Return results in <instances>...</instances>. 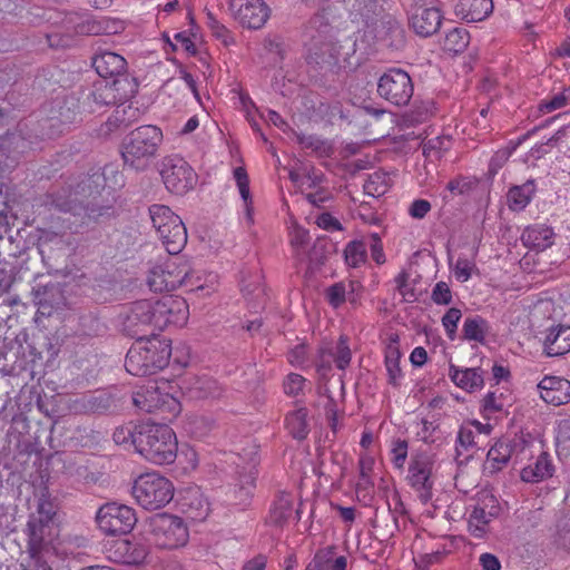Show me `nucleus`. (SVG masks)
I'll use <instances>...</instances> for the list:
<instances>
[{
    "instance_id": "1",
    "label": "nucleus",
    "mask_w": 570,
    "mask_h": 570,
    "mask_svg": "<svg viewBox=\"0 0 570 570\" xmlns=\"http://www.w3.org/2000/svg\"><path fill=\"white\" fill-rule=\"evenodd\" d=\"M188 305L183 297L165 295L158 299L135 302L122 320L124 331L135 337L125 360L127 372L135 376H148L165 368L170 358L168 340L155 335L169 325L181 326L188 318Z\"/></svg>"
},
{
    "instance_id": "2",
    "label": "nucleus",
    "mask_w": 570,
    "mask_h": 570,
    "mask_svg": "<svg viewBox=\"0 0 570 570\" xmlns=\"http://www.w3.org/2000/svg\"><path fill=\"white\" fill-rule=\"evenodd\" d=\"M351 360L352 350L348 345V338L346 336H341L334 348H321L318 358L316 361L317 372L321 375L317 390L320 396L325 399V414L333 431H336L337 428V409L335 397L331 391V386L334 385L338 387L340 391H343V383L340 379L335 380L334 382L325 381V375L326 372L331 370L332 361L336 364L337 368L344 370L346 366H348Z\"/></svg>"
},
{
    "instance_id": "3",
    "label": "nucleus",
    "mask_w": 570,
    "mask_h": 570,
    "mask_svg": "<svg viewBox=\"0 0 570 570\" xmlns=\"http://www.w3.org/2000/svg\"><path fill=\"white\" fill-rule=\"evenodd\" d=\"M137 438V452L146 460L160 465L175 461L177 440L168 425L142 422Z\"/></svg>"
},
{
    "instance_id": "4",
    "label": "nucleus",
    "mask_w": 570,
    "mask_h": 570,
    "mask_svg": "<svg viewBox=\"0 0 570 570\" xmlns=\"http://www.w3.org/2000/svg\"><path fill=\"white\" fill-rule=\"evenodd\" d=\"M163 141L161 130L151 125L140 126L132 130L124 140L121 156L125 165L137 169H145L156 157Z\"/></svg>"
},
{
    "instance_id": "5",
    "label": "nucleus",
    "mask_w": 570,
    "mask_h": 570,
    "mask_svg": "<svg viewBox=\"0 0 570 570\" xmlns=\"http://www.w3.org/2000/svg\"><path fill=\"white\" fill-rule=\"evenodd\" d=\"M90 188V179L82 180L77 185L75 189L71 187L62 188L58 190L53 196L55 206L61 212H69L76 216L95 220L98 217L108 213V206H101L98 204L97 197L94 196L91 199H87L91 196V193L87 195V190Z\"/></svg>"
},
{
    "instance_id": "6",
    "label": "nucleus",
    "mask_w": 570,
    "mask_h": 570,
    "mask_svg": "<svg viewBox=\"0 0 570 570\" xmlns=\"http://www.w3.org/2000/svg\"><path fill=\"white\" fill-rule=\"evenodd\" d=\"M131 492L141 508L158 510L171 501L174 487L167 478L156 472H149L135 480Z\"/></svg>"
},
{
    "instance_id": "7",
    "label": "nucleus",
    "mask_w": 570,
    "mask_h": 570,
    "mask_svg": "<svg viewBox=\"0 0 570 570\" xmlns=\"http://www.w3.org/2000/svg\"><path fill=\"white\" fill-rule=\"evenodd\" d=\"M194 272L188 262L181 257L168 259L163 266L151 269L147 283L151 291H174L178 287H190L195 285Z\"/></svg>"
},
{
    "instance_id": "8",
    "label": "nucleus",
    "mask_w": 570,
    "mask_h": 570,
    "mask_svg": "<svg viewBox=\"0 0 570 570\" xmlns=\"http://www.w3.org/2000/svg\"><path fill=\"white\" fill-rule=\"evenodd\" d=\"M150 532L155 544L163 549L184 547L189 532L184 521L171 514H157L150 521Z\"/></svg>"
},
{
    "instance_id": "9",
    "label": "nucleus",
    "mask_w": 570,
    "mask_h": 570,
    "mask_svg": "<svg viewBox=\"0 0 570 570\" xmlns=\"http://www.w3.org/2000/svg\"><path fill=\"white\" fill-rule=\"evenodd\" d=\"M414 91L410 75L400 68H390L377 81V94L395 106H406Z\"/></svg>"
},
{
    "instance_id": "10",
    "label": "nucleus",
    "mask_w": 570,
    "mask_h": 570,
    "mask_svg": "<svg viewBox=\"0 0 570 570\" xmlns=\"http://www.w3.org/2000/svg\"><path fill=\"white\" fill-rule=\"evenodd\" d=\"M99 529L108 535L129 533L137 522L132 508L110 502L104 504L96 514Z\"/></svg>"
},
{
    "instance_id": "11",
    "label": "nucleus",
    "mask_w": 570,
    "mask_h": 570,
    "mask_svg": "<svg viewBox=\"0 0 570 570\" xmlns=\"http://www.w3.org/2000/svg\"><path fill=\"white\" fill-rule=\"evenodd\" d=\"M160 175L166 188L175 194H185L194 187L196 180L193 168L179 156L165 157Z\"/></svg>"
},
{
    "instance_id": "12",
    "label": "nucleus",
    "mask_w": 570,
    "mask_h": 570,
    "mask_svg": "<svg viewBox=\"0 0 570 570\" xmlns=\"http://www.w3.org/2000/svg\"><path fill=\"white\" fill-rule=\"evenodd\" d=\"M382 7L379 0H358V35L363 43V49L368 52L380 38L383 31Z\"/></svg>"
},
{
    "instance_id": "13",
    "label": "nucleus",
    "mask_w": 570,
    "mask_h": 570,
    "mask_svg": "<svg viewBox=\"0 0 570 570\" xmlns=\"http://www.w3.org/2000/svg\"><path fill=\"white\" fill-rule=\"evenodd\" d=\"M229 10L242 27L254 30L264 27L271 16L264 0H230Z\"/></svg>"
},
{
    "instance_id": "14",
    "label": "nucleus",
    "mask_w": 570,
    "mask_h": 570,
    "mask_svg": "<svg viewBox=\"0 0 570 570\" xmlns=\"http://www.w3.org/2000/svg\"><path fill=\"white\" fill-rule=\"evenodd\" d=\"M432 466L433 463L426 454L412 456L409 465V483L417 492V497L423 504L432 499Z\"/></svg>"
},
{
    "instance_id": "15",
    "label": "nucleus",
    "mask_w": 570,
    "mask_h": 570,
    "mask_svg": "<svg viewBox=\"0 0 570 570\" xmlns=\"http://www.w3.org/2000/svg\"><path fill=\"white\" fill-rule=\"evenodd\" d=\"M132 402L142 412L151 413L168 405L173 411L179 409L178 402L167 393H161L156 383H148L132 394Z\"/></svg>"
},
{
    "instance_id": "16",
    "label": "nucleus",
    "mask_w": 570,
    "mask_h": 570,
    "mask_svg": "<svg viewBox=\"0 0 570 570\" xmlns=\"http://www.w3.org/2000/svg\"><path fill=\"white\" fill-rule=\"evenodd\" d=\"M524 448V441L522 439H514L512 441L501 440L495 442L490 448L487 454L485 471L491 474L498 473L503 470L512 456Z\"/></svg>"
},
{
    "instance_id": "17",
    "label": "nucleus",
    "mask_w": 570,
    "mask_h": 570,
    "mask_svg": "<svg viewBox=\"0 0 570 570\" xmlns=\"http://www.w3.org/2000/svg\"><path fill=\"white\" fill-rule=\"evenodd\" d=\"M442 18L438 8L417 6L410 16V24L417 36L428 38L440 29Z\"/></svg>"
},
{
    "instance_id": "18",
    "label": "nucleus",
    "mask_w": 570,
    "mask_h": 570,
    "mask_svg": "<svg viewBox=\"0 0 570 570\" xmlns=\"http://www.w3.org/2000/svg\"><path fill=\"white\" fill-rule=\"evenodd\" d=\"M541 399L559 406L570 402V381L560 376H544L538 384Z\"/></svg>"
},
{
    "instance_id": "19",
    "label": "nucleus",
    "mask_w": 570,
    "mask_h": 570,
    "mask_svg": "<svg viewBox=\"0 0 570 570\" xmlns=\"http://www.w3.org/2000/svg\"><path fill=\"white\" fill-rule=\"evenodd\" d=\"M386 110L381 107H374L367 104L358 106V129L364 136V141L370 142L377 140L384 136L380 130L381 118Z\"/></svg>"
},
{
    "instance_id": "20",
    "label": "nucleus",
    "mask_w": 570,
    "mask_h": 570,
    "mask_svg": "<svg viewBox=\"0 0 570 570\" xmlns=\"http://www.w3.org/2000/svg\"><path fill=\"white\" fill-rule=\"evenodd\" d=\"M126 65L124 57L111 51H104L92 59V67L100 77L120 79L127 82L128 78L124 75Z\"/></svg>"
},
{
    "instance_id": "21",
    "label": "nucleus",
    "mask_w": 570,
    "mask_h": 570,
    "mask_svg": "<svg viewBox=\"0 0 570 570\" xmlns=\"http://www.w3.org/2000/svg\"><path fill=\"white\" fill-rule=\"evenodd\" d=\"M112 553L117 562L129 566H140L146 561L149 549L146 544L140 542L118 540L114 544Z\"/></svg>"
},
{
    "instance_id": "22",
    "label": "nucleus",
    "mask_w": 570,
    "mask_h": 570,
    "mask_svg": "<svg viewBox=\"0 0 570 570\" xmlns=\"http://www.w3.org/2000/svg\"><path fill=\"white\" fill-rule=\"evenodd\" d=\"M492 11V0H459L454 7L455 16L465 22L483 21Z\"/></svg>"
},
{
    "instance_id": "23",
    "label": "nucleus",
    "mask_w": 570,
    "mask_h": 570,
    "mask_svg": "<svg viewBox=\"0 0 570 570\" xmlns=\"http://www.w3.org/2000/svg\"><path fill=\"white\" fill-rule=\"evenodd\" d=\"M543 352L548 357L562 356L570 352V326H552L543 341Z\"/></svg>"
},
{
    "instance_id": "24",
    "label": "nucleus",
    "mask_w": 570,
    "mask_h": 570,
    "mask_svg": "<svg viewBox=\"0 0 570 570\" xmlns=\"http://www.w3.org/2000/svg\"><path fill=\"white\" fill-rule=\"evenodd\" d=\"M139 116V108L134 107L131 104H120L104 124L101 130L106 135L125 130L132 122L137 121Z\"/></svg>"
},
{
    "instance_id": "25",
    "label": "nucleus",
    "mask_w": 570,
    "mask_h": 570,
    "mask_svg": "<svg viewBox=\"0 0 570 570\" xmlns=\"http://www.w3.org/2000/svg\"><path fill=\"white\" fill-rule=\"evenodd\" d=\"M554 232L543 224L528 226L521 235V242L525 247L535 250H544L552 246Z\"/></svg>"
},
{
    "instance_id": "26",
    "label": "nucleus",
    "mask_w": 570,
    "mask_h": 570,
    "mask_svg": "<svg viewBox=\"0 0 570 570\" xmlns=\"http://www.w3.org/2000/svg\"><path fill=\"white\" fill-rule=\"evenodd\" d=\"M449 375L456 386L468 392L481 390L484 383L482 371L479 367L460 368L451 364Z\"/></svg>"
},
{
    "instance_id": "27",
    "label": "nucleus",
    "mask_w": 570,
    "mask_h": 570,
    "mask_svg": "<svg viewBox=\"0 0 570 570\" xmlns=\"http://www.w3.org/2000/svg\"><path fill=\"white\" fill-rule=\"evenodd\" d=\"M257 471L252 464L248 468H244V471L238 472L237 483L234 484L233 489V501L236 505H247L255 489Z\"/></svg>"
},
{
    "instance_id": "28",
    "label": "nucleus",
    "mask_w": 570,
    "mask_h": 570,
    "mask_svg": "<svg viewBox=\"0 0 570 570\" xmlns=\"http://www.w3.org/2000/svg\"><path fill=\"white\" fill-rule=\"evenodd\" d=\"M554 466L547 452H542L535 460L533 465H528L521 471V479L524 482L538 483L544 479L552 476Z\"/></svg>"
},
{
    "instance_id": "29",
    "label": "nucleus",
    "mask_w": 570,
    "mask_h": 570,
    "mask_svg": "<svg viewBox=\"0 0 570 570\" xmlns=\"http://www.w3.org/2000/svg\"><path fill=\"white\" fill-rule=\"evenodd\" d=\"M186 390L189 397L198 400L220 395V387L217 381L206 375L189 379Z\"/></svg>"
},
{
    "instance_id": "30",
    "label": "nucleus",
    "mask_w": 570,
    "mask_h": 570,
    "mask_svg": "<svg viewBox=\"0 0 570 570\" xmlns=\"http://www.w3.org/2000/svg\"><path fill=\"white\" fill-rule=\"evenodd\" d=\"M293 515V497L281 492L269 509L267 521L275 527H283Z\"/></svg>"
},
{
    "instance_id": "31",
    "label": "nucleus",
    "mask_w": 570,
    "mask_h": 570,
    "mask_svg": "<svg viewBox=\"0 0 570 570\" xmlns=\"http://www.w3.org/2000/svg\"><path fill=\"white\" fill-rule=\"evenodd\" d=\"M159 238L168 254L177 255L180 253L187 243V230L183 220L169 226L165 232L161 229Z\"/></svg>"
},
{
    "instance_id": "32",
    "label": "nucleus",
    "mask_w": 570,
    "mask_h": 570,
    "mask_svg": "<svg viewBox=\"0 0 570 570\" xmlns=\"http://www.w3.org/2000/svg\"><path fill=\"white\" fill-rule=\"evenodd\" d=\"M534 193L535 183L533 179H529L522 185L511 187L507 195L509 208L513 212L523 210L530 204Z\"/></svg>"
},
{
    "instance_id": "33",
    "label": "nucleus",
    "mask_w": 570,
    "mask_h": 570,
    "mask_svg": "<svg viewBox=\"0 0 570 570\" xmlns=\"http://www.w3.org/2000/svg\"><path fill=\"white\" fill-rule=\"evenodd\" d=\"M76 409L86 413H102L114 403L111 396L105 392L87 394L76 400Z\"/></svg>"
},
{
    "instance_id": "34",
    "label": "nucleus",
    "mask_w": 570,
    "mask_h": 570,
    "mask_svg": "<svg viewBox=\"0 0 570 570\" xmlns=\"http://www.w3.org/2000/svg\"><path fill=\"white\" fill-rule=\"evenodd\" d=\"M489 332V323L480 315L466 317L463 323L462 334L466 341L483 344Z\"/></svg>"
},
{
    "instance_id": "35",
    "label": "nucleus",
    "mask_w": 570,
    "mask_h": 570,
    "mask_svg": "<svg viewBox=\"0 0 570 570\" xmlns=\"http://www.w3.org/2000/svg\"><path fill=\"white\" fill-rule=\"evenodd\" d=\"M149 215L153 226L157 230L158 235L161 234V229H167L169 226L179 223L181 219L176 215L168 206L155 204L149 207Z\"/></svg>"
},
{
    "instance_id": "36",
    "label": "nucleus",
    "mask_w": 570,
    "mask_h": 570,
    "mask_svg": "<svg viewBox=\"0 0 570 570\" xmlns=\"http://www.w3.org/2000/svg\"><path fill=\"white\" fill-rule=\"evenodd\" d=\"M185 512L193 520H205L209 514V504L198 491L190 492L181 503Z\"/></svg>"
},
{
    "instance_id": "37",
    "label": "nucleus",
    "mask_w": 570,
    "mask_h": 570,
    "mask_svg": "<svg viewBox=\"0 0 570 570\" xmlns=\"http://www.w3.org/2000/svg\"><path fill=\"white\" fill-rule=\"evenodd\" d=\"M307 61L321 68L332 66L335 61L334 47L328 42L313 40L308 48Z\"/></svg>"
},
{
    "instance_id": "38",
    "label": "nucleus",
    "mask_w": 570,
    "mask_h": 570,
    "mask_svg": "<svg viewBox=\"0 0 570 570\" xmlns=\"http://www.w3.org/2000/svg\"><path fill=\"white\" fill-rule=\"evenodd\" d=\"M286 428L289 434L297 440H304L308 432L307 410L301 407L286 416Z\"/></svg>"
},
{
    "instance_id": "39",
    "label": "nucleus",
    "mask_w": 570,
    "mask_h": 570,
    "mask_svg": "<svg viewBox=\"0 0 570 570\" xmlns=\"http://www.w3.org/2000/svg\"><path fill=\"white\" fill-rule=\"evenodd\" d=\"M36 303L45 313L46 308L59 307L63 303V297L58 284L46 285L42 289L36 291Z\"/></svg>"
},
{
    "instance_id": "40",
    "label": "nucleus",
    "mask_w": 570,
    "mask_h": 570,
    "mask_svg": "<svg viewBox=\"0 0 570 570\" xmlns=\"http://www.w3.org/2000/svg\"><path fill=\"white\" fill-rule=\"evenodd\" d=\"M401 352L396 344H390L385 354V366L389 375V383L393 386L400 384L402 371L400 367Z\"/></svg>"
},
{
    "instance_id": "41",
    "label": "nucleus",
    "mask_w": 570,
    "mask_h": 570,
    "mask_svg": "<svg viewBox=\"0 0 570 570\" xmlns=\"http://www.w3.org/2000/svg\"><path fill=\"white\" fill-rule=\"evenodd\" d=\"M47 523L32 519L28 522V548L31 557L38 562L39 561V552L43 543V528Z\"/></svg>"
},
{
    "instance_id": "42",
    "label": "nucleus",
    "mask_w": 570,
    "mask_h": 570,
    "mask_svg": "<svg viewBox=\"0 0 570 570\" xmlns=\"http://www.w3.org/2000/svg\"><path fill=\"white\" fill-rule=\"evenodd\" d=\"M480 449V438L474 431L473 426L469 423L462 425L458 432L456 438V452L458 455L462 454L461 450L472 451Z\"/></svg>"
},
{
    "instance_id": "43",
    "label": "nucleus",
    "mask_w": 570,
    "mask_h": 570,
    "mask_svg": "<svg viewBox=\"0 0 570 570\" xmlns=\"http://www.w3.org/2000/svg\"><path fill=\"white\" fill-rule=\"evenodd\" d=\"M120 83V79H115L111 83H97L95 90L91 92L94 101L98 105L115 104L117 101L116 91H118V85Z\"/></svg>"
},
{
    "instance_id": "44",
    "label": "nucleus",
    "mask_w": 570,
    "mask_h": 570,
    "mask_svg": "<svg viewBox=\"0 0 570 570\" xmlns=\"http://www.w3.org/2000/svg\"><path fill=\"white\" fill-rule=\"evenodd\" d=\"M389 189V178L386 174L374 171L368 174L363 184L364 194L373 197L384 195Z\"/></svg>"
},
{
    "instance_id": "45",
    "label": "nucleus",
    "mask_w": 570,
    "mask_h": 570,
    "mask_svg": "<svg viewBox=\"0 0 570 570\" xmlns=\"http://www.w3.org/2000/svg\"><path fill=\"white\" fill-rule=\"evenodd\" d=\"M469 41V32L464 28L456 27L445 35L443 46L445 50L458 53L468 47Z\"/></svg>"
},
{
    "instance_id": "46",
    "label": "nucleus",
    "mask_w": 570,
    "mask_h": 570,
    "mask_svg": "<svg viewBox=\"0 0 570 570\" xmlns=\"http://www.w3.org/2000/svg\"><path fill=\"white\" fill-rule=\"evenodd\" d=\"M234 178L236 180L237 187L239 189V194L242 199L245 203V208L247 213V217L250 220L252 219V196L249 191V178L247 175V171L244 167H237L234 169Z\"/></svg>"
},
{
    "instance_id": "47",
    "label": "nucleus",
    "mask_w": 570,
    "mask_h": 570,
    "mask_svg": "<svg viewBox=\"0 0 570 570\" xmlns=\"http://www.w3.org/2000/svg\"><path fill=\"white\" fill-rule=\"evenodd\" d=\"M487 508L488 504L484 503V505L474 508L470 514L469 524L471 533L476 538H481L483 535L485 531L484 527L491 521V518L487 512Z\"/></svg>"
},
{
    "instance_id": "48",
    "label": "nucleus",
    "mask_w": 570,
    "mask_h": 570,
    "mask_svg": "<svg viewBox=\"0 0 570 570\" xmlns=\"http://www.w3.org/2000/svg\"><path fill=\"white\" fill-rule=\"evenodd\" d=\"M140 431L139 424H126L115 429L112 439L117 444H131L137 451L138 433Z\"/></svg>"
},
{
    "instance_id": "49",
    "label": "nucleus",
    "mask_w": 570,
    "mask_h": 570,
    "mask_svg": "<svg viewBox=\"0 0 570 570\" xmlns=\"http://www.w3.org/2000/svg\"><path fill=\"white\" fill-rule=\"evenodd\" d=\"M334 557V548L327 547L318 550L305 570H328Z\"/></svg>"
},
{
    "instance_id": "50",
    "label": "nucleus",
    "mask_w": 570,
    "mask_h": 570,
    "mask_svg": "<svg viewBox=\"0 0 570 570\" xmlns=\"http://www.w3.org/2000/svg\"><path fill=\"white\" fill-rule=\"evenodd\" d=\"M462 312L456 307L449 308L442 317V325L451 341H453L456 336L458 323L460 322Z\"/></svg>"
},
{
    "instance_id": "51",
    "label": "nucleus",
    "mask_w": 570,
    "mask_h": 570,
    "mask_svg": "<svg viewBox=\"0 0 570 570\" xmlns=\"http://www.w3.org/2000/svg\"><path fill=\"white\" fill-rule=\"evenodd\" d=\"M476 186V179L459 176L451 179L446 189L453 195H466Z\"/></svg>"
},
{
    "instance_id": "52",
    "label": "nucleus",
    "mask_w": 570,
    "mask_h": 570,
    "mask_svg": "<svg viewBox=\"0 0 570 570\" xmlns=\"http://www.w3.org/2000/svg\"><path fill=\"white\" fill-rule=\"evenodd\" d=\"M37 512L39 514L38 520L46 523H49L56 514L55 505L49 499L47 489H43L39 497Z\"/></svg>"
},
{
    "instance_id": "53",
    "label": "nucleus",
    "mask_w": 570,
    "mask_h": 570,
    "mask_svg": "<svg viewBox=\"0 0 570 570\" xmlns=\"http://www.w3.org/2000/svg\"><path fill=\"white\" fill-rule=\"evenodd\" d=\"M431 299L438 305H449L452 302V292L448 283L438 282L432 289Z\"/></svg>"
},
{
    "instance_id": "54",
    "label": "nucleus",
    "mask_w": 570,
    "mask_h": 570,
    "mask_svg": "<svg viewBox=\"0 0 570 570\" xmlns=\"http://www.w3.org/2000/svg\"><path fill=\"white\" fill-rule=\"evenodd\" d=\"M517 146L498 150L490 159L489 174L494 176L509 160Z\"/></svg>"
},
{
    "instance_id": "55",
    "label": "nucleus",
    "mask_w": 570,
    "mask_h": 570,
    "mask_svg": "<svg viewBox=\"0 0 570 570\" xmlns=\"http://www.w3.org/2000/svg\"><path fill=\"white\" fill-rule=\"evenodd\" d=\"M504 407L502 394L498 395L495 392H488L483 399L482 410L487 415H492L501 412Z\"/></svg>"
},
{
    "instance_id": "56",
    "label": "nucleus",
    "mask_w": 570,
    "mask_h": 570,
    "mask_svg": "<svg viewBox=\"0 0 570 570\" xmlns=\"http://www.w3.org/2000/svg\"><path fill=\"white\" fill-rule=\"evenodd\" d=\"M305 379L296 373H291L284 381V392L289 396L298 395L304 387Z\"/></svg>"
},
{
    "instance_id": "57",
    "label": "nucleus",
    "mask_w": 570,
    "mask_h": 570,
    "mask_svg": "<svg viewBox=\"0 0 570 570\" xmlns=\"http://www.w3.org/2000/svg\"><path fill=\"white\" fill-rule=\"evenodd\" d=\"M473 267L474 264L471 263L469 259L461 257L458 258L453 268L455 278L461 283L468 282L469 278L471 277Z\"/></svg>"
},
{
    "instance_id": "58",
    "label": "nucleus",
    "mask_w": 570,
    "mask_h": 570,
    "mask_svg": "<svg viewBox=\"0 0 570 570\" xmlns=\"http://www.w3.org/2000/svg\"><path fill=\"white\" fill-rule=\"evenodd\" d=\"M570 104L563 91L554 95L551 99L544 100L539 105V110L541 112H551L553 110L563 108Z\"/></svg>"
},
{
    "instance_id": "59",
    "label": "nucleus",
    "mask_w": 570,
    "mask_h": 570,
    "mask_svg": "<svg viewBox=\"0 0 570 570\" xmlns=\"http://www.w3.org/2000/svg\"><path fill=\"white\" fill-rule=\"evenodd\" d=\"M392 461L396 468H402L407 456V442L397 440L393 443Z\"/></svg>"
},
{
    "instance_id": "60",
    "label": "nucleus",
    "mask_w": 570,
    "mask_h": 570,
    "mask_svg": "<svg viewBox=\"0 0 570 570\" xmlns=\"http://www.w3.org/2000/svg\"><path fill=\"white\" fill-rule=\"evenodd\" d=\"M442 139L440 137L429 139L422 144V153L425 158H440L441 157V148H442Z\"/></svg>"
},
{
    "instance_id": "61",
    "label": "nucleus",
    "mask_w": 570,
    "mask_h": 570,
    "mask_svg": "<svg viewBox=\"0 0 570 570\" xmlns=\"http://www.w3.org/2000/svg\"><path fill=\"white\" fill-rule=\"evenodd\" d=\"M371 238V255L372 258L379 264L385 263V255L383 252L382 243H381V236L379 233L374 232L370 235Z\"/></svg>"
},
{
    "instance_id": "62",
    "label": "nucleus",
    "mask_w": 570,
    "mask_h": 570,
    "mask_svg": "<svg viewBox=\"0 0 570 570\" xmlns=\"http://www.w3.org/2000/svg\"><path fill=\"white\" fill-rule=\"evenodd\" d=\"M431 210V204L426 199H415L410 208L409 214L411 217L415 219H422L424 218L428 213Z\"/></svg>"
},
{
    "instance_id": "63",
    "label": "nucleus",
    "mask_w": 570,
    "mask_h": 570,
    "mask_svg": "<svg viewBox=\"0 0 570 570\" xmlns=\"http://www.w3.org/2000/svg\"><path fill=\"white\" fill-rule=\"evenodd\" d=\"M345 286L342 283H336L327 289V299L334 306H340L345 301Z\"/></svg>"
},
{
    "instance_id": "64",
    "label": "nucleus",
    "mask_w": 570,
    "mask_h": 570,
    "mask_svg": "<svg viewBox=\"0 0 570 570\" xmlns=\"http://www.w3.org/2000/svg\"><path fill=\"white\" fill-rule=\"evenodd\" d=\"M480 564L483 570H500L501 563L498 557L492 553L485 552L480 556Z\"/></svg>"
}]
</instances>
